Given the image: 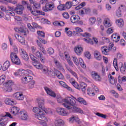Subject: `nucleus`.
Segmentation results:
<instances>
[{
  "instance_id": "obj_1",
  "label": "nucleus",
  "mask_w": 126,
  "mask_h": 126,
  "mask_svg": "<svg viewBox=\"0 0 126 126\" xmlns=\"http://www.w3.org/2000/svg\"><path fill=\"white\" fill-rule=\"evenodd\" d=\"M75 100L79 102L80 104H83V105H85L86 106L88 105L86 100L83 99V98L79 97L76 99L73 96H72V97H69L64 99L58 98V103H63V105L65 108H66V109L67 110H71V107H75V106H76V101Z\"/></svg>"
},
{
  "instance_id": "obj_2",
  "label": "nucleus",
  "mask_w": 126,
  "mask_h": 126,
  "mask_svg": "<svg viewBox=\"0 0 126 126\" xmlns=\"http://www.w3.org/2000/svg\"><path fill=\"white\" fill-rule=\"evenodd\" d=\"M43 71L45 73H48L49 75H52L53 77L56 76L59 79H63L64 78L63 74L57 69H55V71L53 72L52 69H49V68L45 66L43 68Z\"/></svg>"
},
{
  "instance_id": "obj_3",
  "label": "nucleus",
  "mask_w": 126,
  "mask_h": 126,
  "mask_svg": "<svg viewBox=\"0 0 126 126\" xmlns=\"http://www.w3.org/2000/svg\"><path fill=\"white\" fill-rule=\"evenodd\" d=\"M8 11L7 14L11 15L12 16H14L15 15V12L17 14H22L23 13V11L24 10V7L23 5H19L17 6V7L14 8L12 7L8 6Z\"/></svg>"
},
{
  "instance_id": "obj_4",
  "label": "nucleus",
  "mask_w": 126,
  "mask_h": 126,
  "mask_svg": "<svg viewBox=\"0 0 126 126\" xmlns=\"http://www.w3.org/2000/svg\"><path fill=\"white\" fill-rule=\"evenodd\" d=\"M14 52H11L10 54V59L12 63H15V64H17L19 65L20 64V60L17 56V54H18V49H17V47H14Z\"/></svg>"
},
{
  "instance_id": "obj_5",
  "label": "nucleus",
  "mask_w": 126,
  "mask_h": 126,
  "mask_svg": "<svg viewBox=\"0 0 126 126\" xmlns=\"http://www.w3.org/2000/svg\"><path fill=\"white\" fill-rule=\"evenodd\" d=\"M39 3L42 5H45V6L43 7V10L45 12L52 11L55 8V4H50L48 0H41Z\"/></svg>"
},
{
  "instance_id": "obj_6",
  "label": "nucleus",
  "mask_w": 126,
  "mask_h": 126,
  "mask_svg": "<svg viewBox=\"0 0 126 126\" xmlns=\"http://www.w3.org/2000/svg\"><path fill=\"white\" fill-rule=\"evenodd\" d=\"M13 85V82L11 80L6 81L3 84V87L2 88V91L6 93H8L12 91V88L11 87Z\"/></svg>"
},
{
  "instance_id": "obj_7",
  "label": "nucleus",
  "mask_w": 126,
  "mask_h": 126,
  "mask_svg": "<svg viewBox=\"0 0 126 126\" xmlns=\"http://www.w3.org/2000/svg\"><path fill=\"white\" fill-rule=\"evenodd\" d=\"M29 74H31V73L23 74L21 79L22 83H24V84H27V83H29V82H30V81L33 79V77L30 76Z\"/></svg>"
},
{
  "instance_id": "obj_8",
  "label": "nucleus",
  "mask_w": 126,
  "mask_h": 126,
  "mask_svg": "<svg viewBox=\"0 0 126 126\" xmlns=\"http://www.w3.org/2000/svg\"><path fill=\"white\" fill-rule=\"evenodd\" d=\"M36 119H38L39 121H42L40 123V125L42 126H48V119L45 115L38 114L36 116Z\"/></svg>"
},
{
  "instance_id": "obj_9",
  "label": "nucleus",
  "mask_w": 126,
  "mask_h": 126,
  "mask_svg": "<svg viewBox=\"0 0 126 126\" xmlns=\"http://www.w3.org/2000/svg\"><path fill=\"white\" fill-rule=\"evenodd\" d=\"M56 112L60 116H63V117H68L69 116V113L63 108L57 107L56 108Z\"/></svg>"
},
{
  "instance_id": "obj_10",
  "label": "nucleus",
  "mask_w": 126,
  "mask_h": 126,
  "mask_svg": "<svg viewBox=\"0 0 126 126\" xmlns=\"http://www.w3.org/2000/svg\"><path fill=\"white\" fill-rule=\"evenodd\" d=\"M27 73H32V71L30 70H25L22 69H19L16 72H14V75L15 76H22L23 74H26Z\"/></svg>"
},
{
  "instance_id": "obj_11",
  "label": "nucleus",
  "mask_w": 126,
  "mask_h": 126,
  "mask_svg": "<svg viewBox=\"0 0 126 126\" xmlns=\"http://www.w3.org/2000/svg\"><path fill=\"white\" fill-rule=\"evenodd\" d=\"M91 75L95 81H101V80H102L101 76H100V75H99L96 71H94L91 72Z\"/></svg>"
},
{
  "instance_id": "obj_12",
  "label": "nucleus",
  "mask_w": 126,
  "mask_h": 126,
  "mask_svg": "<svg viewBox=\"0 0 126 126\" xmlns=\"http://www.w3.org/2000/svg\"><path fill=\"white\" fill-rule=\"evenodd\" d=\"M13 97L19 101H22L24 99V96L21 92H16L13 94Z\"/></svg>"
},
{
  "instance_id": "obj_13",
  "label": "nucleus",
  "mask_w": 126,
  "mask_h": 126,
  "mask_svg": "<svg viewBox=\"0 0 126 126\" xmlns=\"http://www.w3.org/2000/svg\"><path fill=\"white\" fill-rule=\"evenodd\" d=\"M75 122L77 123V124H81V122L79 120V118L77 116L72 115L69 119V123L70 124H73Z\"/></svg>"
},
{
  "instance_id": "obj_14",
  "label": "nucleus",
  "mask_w": 126,
  "mask_h": 126,
  "mask_svg": "<svg viewBox=\"0 0 126 126\" xmlns=\"http://www.w3.org/2000/svg\"><path fill=\"white\" fill-rule=\"evenodd\" d=\"M5 117H8L9 118H10V119H12V116H11L10 113L7 112L6 113V115H0V122H1L2 121L3 122H7L8 119Z\"/></svg>"
},
{
  "instance_id": "obj_15",
  "label": "nucleus",
  "mask_w": 126,
  "mask_h": 126,
  "mask_svg": "<svg viewBox=\"0 0 126 126\" xmlns=\"http://www.w3.org/2000/svg\"><path fill=\"white\" fill-rule=\"evenodd\" d=\"M33 112L35 113V114H37L35 116V118H37V116H38V115H43V116H45L44 111L40 108H39L38 107H33Z\"/></svg>"
},
{
  "instance_id": "obj_16",
  "label": "nucleus",
  "mask_w": 126,
  "mask_h": 126,
  "mask_svg": "<svg viewBox=\"0 0 126 126\" xmlns=\"http://www.w3.org/2000/svg\"><path fill=\"white\" fill-rule=\"evenodd\" d=\"M126 11L125 8L123 6H121L116 11V15L118 17H122L124 14V12Z\"/></svg>"
},
{
  "instance_id": "obj_17",
  "label": "nucleus",
  "mask_w": 126,
  "mask_h": 126,
  "mask_svg": "<svg viewBox=\"0 0 126 126\" xmlns=\"http://www.w3.org/2000/svg\"><path fill=\"white\" fill-rule=\"evenodd\" d=\"M44 89L48 95H49V96H51L52 97H56V93H55V92H54L52 89L47 87H44Z\"/></svg>"
},
{
  "instance_id": "obj_18",
  "label": "nucleus",
  "mask_w": 126,
  "mask_h": 126,
  "mask_svg": "<svg viewBox=\"0 0 126 126\" xmlns=\"http://www.w3.org/2000/svg\"><path fill=\"white\" fill-rule=\"evenodd\" d=\"M21 119L23 121H26L28 119V114L25 111H21L19 113Z\"/></svg>"
},
{
  "instance_id": "obj_19",
  "label": "nucleus",
  "mask_w": 126,
  "mask_h": 126,
  "mask_svg": "<svg viewBox=\"0 0 126 126\" xmlns=\"http://www.w3.org/2000/svg\"><path fill=\"white\" fill-rule=\"evenodd\" d=\"M21 57L25 60V61H28L29 59V57L28 56V54H27V53L24 49H21Z\"/></svg>"
},
{
  "instance_id": "obj_20",
  "label": "nucleus",
  "mask_w": 126,
  "mask_h": 126,
  "mask_svg": "<svg viewBox=\"0 0 126 126\" xmlns=\"http://www.w3.org/2000/svg\"><path fill=\"white\" fill-rule=\"evenodd\" d=\"M86 84H85L84 82H82L78 85V88H76V89H78L80 90V91H82L83 93H85V91H86Z\"/></svg>"
},
{
  "instance_id": "obj_21",
  "label": "nucleus",
  "mask_w": 126,
  "mask_h": 126,
  "mask_svg": "<svg viewBox=\"0 0 126 126\" xmlns=\"http://www.w3.org/2000/svg\"><path fill=\"white\" fill-rule=\"evenodd\" d=\"M103 25L106 28H109V27H111L112 26V23L109 18L104 19L103 21Z\"/></svg>"
},
{
  "instance_id": "obj_22",
  "label": "nucleus",
  "mask_w": 126,
  "mask_h": 126,
  "mask_svg": "<svg viewBox=\"0 0 126 126\" xmlns=\"http://www.w3.org/2000/svg\"><path fill=\"white\" fill-rule=\"evenodd\" d=\"M111 39L115 43H118L120 41V39H121V36L117 33H113L111 35Z\"/></svg>"
},
{
  "instance_id": "obj_23",
  "label": "nucleus",
  "mask_w": 126,
  "mask_h": 126,
  "mask_svg": "<svg viewBox=\"0 0 126 126\" xmlns=\"http://www.w3.org/2000/svg\"><path fill=\"white\" fill-rule=\"evenodd\" d=\"M59 84L60 85H61V86H62V87H63V88H65L67 89V90H68V91L72 92V89H71L70 87L68 86V85H67L65 82L61 81H59Z\"/></svg>"
},
{
  "instance_id": "obj_24",
  "label": "nucleus",
  "mask_w": 126,
  "mask_h": 126,
  "mask_svg": "<svg viewBox=\"0 0 126 126\" xmlns=\"http://www.w3.org/2000/svg\"><path fill=\"white\" fill-rule=\"evenodd\" d=\"M120 64H121V66L120 67V72L123 74H126V63H120Z\"/></svg>"
},
{
  "instance_id": "obj_25",
  "label": "nucleus",
  "mask_w": 126,
  "mask_h": 126,
  "mask_svg": "<svg viewBox=\"0 0 126 126\" xmlns=\"http://www.w3.org/2000/svg\"><path fill=\"white\" fill-rule=\"evenodd\" d=\"M80 20V17L78 15H73L71 16L70 20L72 23H76V22H78Z\"/></svg>"
},
{
  "instance_id": "obj_26",
  "label": "nucleus",
  "mask_w": 126,
  "mask_h": 126,
  "mask_svg": "<svg viewBox=\"0 0 126 126\" xmlns=\"http://www.w3.org/2000/svg\"><path fill=\"white\" fill-rule=\"evenodd\" d=\"M15 37L16 39L18 40V42L21 43L22 45H24V44H25V40L24 39V38H23L22 36L16 34H15Z\"/></svg>"
},
{
  "instance_id": "obj_27",
  "label": "nucleus",
  "mask_w": 126,
  "mask_h": 126,
  "mask_svg": "<svg viewBox=\"0 0 126 126\" xmlns=\"http://www.w3.org/2000/svg\"><path fill=\"white\" fill-rule=\"evenodd\" d=\"M20 110V109L19 108L14 106L11 108L10 113H11L14 116H15L16 115H17L18 113H19Z\"/></svg>"
},
{
  "instance_id": "obj_28",
  "label": "nucleus",
  "mask_w": 126,
  "mask_h": 126,
  "mask_svg": "<svg viewBox=\"0 0 126 126\" xmlns=\"http://www.w3.org/2000/svg\"><path fill=\"white\" fill-rule=\"evenodd\" d=\"M41 109L42 110V111L44 112L45 114L49 115L53 114V113L54 112V110L51 108L45 107V106L43 107Z\"/></svg>"
},
{
  "instance_id": "obj_29",
  "label": "nucleus",
  "mask_w": 126,
  "mask_h": 126,
  "mask_svg": "<svg viewBox=\"0 0 126 126\" xmlns=\"http://www.w3.org/2000/svg\"><path fill=\"white\" fill-rule=\"evenodd\" d=\"M10 66V62L9 61H6L3 64V66L2 67V70L3 71H5L8 69V68Z\"/></svg>"
},
{
  "instance_id": "obj_30",
  "label": "nucleus",
  "mask_w": 126,
  "mask_h": 126,
  "mask_svg": "<svg viewBox=\"0 0 126 126\" xmlns=\"http://www.w3.org/2000/svg\"><path fill=\"white\" fill-rule=\"evenodd\" d=\"M74 52L78 56H80L83 52V48L81 47H76L74 48Z\"/></svg>"
},
{
  "instance_id": "obj_31",
  "label": "nucleus",
  "mask_w": 126,
  "mask_h": 126,
  "mask_svg": "<svg viewBox=\"0 0 126 126\" xmlns=\"http://www.w3.org/2000/svg\"><path fill=\"white\" fill-rule=\"evenodd\" d=\"M65 58L68 64L70 65V66L73 67V66H74V64H73V63L72 62V61H71V58H70V56L69 55L65 54Z\"/></svg>"
},
{
  "instance_id": "obj_32",
  "label": "nucleus",
  "mask_w": 126,
  "mask_h": 126,
  "mask_svg": "<svg viewBox=\"0 0 126 126\" xmlns=\"http://www.w3.org/2000/svg\"><path fill=\"white\" fill-rule=\"evenodd\" d=\"M101 51L103 55H109V52L111 51V48H109V47L107 46H103L101 47Z\"/></svg>"
},
{
  "instance_id": "obj_33",
  "label": "nucleus",
  "mask_w": 126,
  "mask_h": 126,
  "mask_svg": "<svg viewBox=\"0 0 126 126\" xmlns=\"http://www.w3.org/2000/svg\"><path fill=\"white\" fill-rule=\"evenodd\" d=\"M116 25L118 27H120V28H122L124 26V20L123 19H117L115 21Z\"/></svg>"
},
{
  "instance_id": "obj_34",
  "label": "nucleus",
  "mask_w": 126,
  "mask_h": 126,
  "mask_svg": "<svg viewBox=\"0 0 126 126\" xmlns=\"http://www.w3.org/2000/svg\"><path fill=\"white\" fill-rule=\"evenodd\" d=\"M37 103L38 104V107L40 109L44 107V98H38L37 99Z\"/></svg>"
},
{
  "instance_id": "obj_35",
  "label": "nucleus",
  "mask_w": 126,
  "mask_h": 126,
  "mask_svg": "<svg viewBox=\"0 0 126 126\" xmlns=\"http://www.w3.org/2000/svg\"><path fill=\"white\" fill-rule=\"evenodd\" d=\"M64 125V122L62 119H58L55 121V126H63Z\"/></svg>"
},
{
  "instance_id": "obj_36",
  "label": "nucleus",
  "mask_w": 126,
  "mask_h": 126,
  "mask_svg": "<svg viewBox=\"0 0 126 126\" xmlns=\"http://www.w3.org/2000/svg\"><path fill=\"white\" fill-rule=\"evenodd\" d=\"M94 59L97 61H101V60H102V56H101V54L98 51H94Z\"/></svg>"
},
{
  "instance_id": "obj_37",
  "label": "nucleus",
  "mask_w": 126,
  "mask_h": 126,
  "mask_svg": "<svg viewBox=\"0 0 126 126\" xmlns=\"http://www.w3.org/2000/svg\"><path fill=\"white\" fill-rule=\"evenodd\" d=\"M73 113H79V114H83V110H82L81 109L76 107L75 106H71V108Z\"/></svg>"
},
{
  "instance_id": "obj_38",
  "label": "nucleus",
  "mask_w": 126,
  "mask_h": 126,
  "mask_svg": "<svg viewBox=\"0 0 126 126\" xmlns=\"http://www.w3.org/2000/svg\"><path fill=\"white\" fill-rule=\"evenodd\" d=\"M69 81L71 85H73L75 88H78V83L75 81V80L73 78L69 79Z\"/></svg>"
},
{
  "instance_id": "obj_39",
  "label": "nucleus",
  "mask_w": 126,
  "mask_h": 126,
  "mask_svg": "<svg viewBox=\"0 0 126 126\" xmlns=\"http://www.w3.org/2000/svg\"><path fill=\"white\" fill-rule=\"evenodd\" d=\"M5 103L6 105H9V106H13L15 105V102L13 100H11V99L6 98L5 99Z\"/></svg>"
},
{
  "instance_id": "obj_40",
  "label": "nucleus",
  "mask_w": 126,
  "mask_h": 126,
  "mask_svg": "<svg viewBox=\"0 0 126 126\" xmlns=\"http://www.w3.org/2000/svg\"><path fill=\"white\" fill-rule=\"evenodd\" d=\"M36 43L37 44V46L39 47V50L43 53V54L46 53V51H45V48H44V46H43V45H42V43L40 42V41L39 40H36Z\"/></svg>"
},
{
  "instance_id": "obj_41",
  "label": "nucleus",
  "mask_w": 126,
  "mask_h": 126,
  "mask_svg": "<svg viewBox=\"0 0 126 126\" xmlns=\"http://www.w3.org/2000/svg\"><path fill=\"white\" fill-rule=\"evenodd\" d=\"M33 66H35L37 69H42L43 68V65L40 63H39L38 61H36L35 63H32Z\"/></svg>"
},
{
  "instance_id": "obj_42",
  "label": "nucleus",
  "mask_w": 126,
  "mask_h": 126,
  "mask_svg": "<svg viewBox=\"0 0 126 126\" xmlns=\"http://www.w3.org/2000/svg\"><path fill=\"white\" fill-rule=\"evenodd\" d=\"M67 70H68L71 73V74L75 77V78H76V79L78 80V76L77 75V74L74 72V71L72 70L69 67H67Z\"/></svg>"
},
{
  "instance_id": "obj_43",
  "label": "nucleus",
  "mask_w": 126,
  "mask_h": 126,
  "mask_svg": "<svg viewBox=\"0 0 126 126\" xmlns=\"http://www.w3.org/2000/svg\"><path fill=\"white\" fill-rule=\"evenodd\" d=\"M0 2H2V3H12L13 4L17 3L16 1H13L12 0H0Z\"/></svg>"
},
{
  "instance_id": "obj_44",
  "label": "nucleus",
  "mask_w": 126,
  "mask_h": 126,
  "mask_svg": "<svg viewBox=\"0 0 126 126\" xmlns=\"http://www.w3.org/2000/svg\"><path fill=\"white\" fill-rule=\"evenodd\" d=\"M108 78L111 84L114 85L115 83H117V80L115 79V78H114V77H113L112 75H109Z\"/></svg>"
},
{
  "instance_id": "obj_45",
  "label": "nucleus",
  "mask_w": 126,
  "mask_h": 126,
  "mask_svg": "<svg viewBox=\"0 0 126 126\" xmlns=\"http://www.w3.org/2000/svg\"><path fill=\"white\" fill-rule=\"evenodd\" d=\"M71 58L74 63H75L77 66H78V65H79V62L78 61L77 57L74 55H73L71 56Z\"/></svg>"
},
{
  "instance_id": "obj_46",
  "label": "nucleus",
  "mask_w": 126,
  "mask_h": 126,
  "mask_svg": "<svg viewBox=\"0 0 126 126\" xmlns=\"http://www.w3.org/2000/svg\"><path fill=\"white\" fill-rule=\"evenodd\" d=\"M126 82V77L123 76L122 78L121 77V76H118V82L120 83V84H123L124 82Z\"/></svg>"
},
{
  "instance_id": "obj_47",
  "label": "nucleus",
  "mask_w": 126,
  "mask_h": 126,
  "mask_svg": "<svg viewBox=\"0 0 126 126\" xmlns=\"http://www.w3.org/2000/svg\"><path fill=\"white\" fill-rule=\"evenodd\" d=\"M18 31L21 33H23V35H27V33H28V30L27 29H25V30L23 29V28H20L18 29Z\"/></svg>"
},
{
  "instance_id": "obj_48",
  "label": "nucleus",
  "mask_w": 126,
  "mask_h": 126,
  "mask_svg": "<svg viewBox=\"0 0 126 126\" xmlns=\"http://www.w3.org/2000/svg\"><path fill=\"white\" fill-rule=\"evenodd\" d=\"M87 94L88 95H89V96H95V93H94V92H93V90H92V89L91 88H88L87 90Z\"/></svg>"
},
{
  "instance_id": "obj_49",
  "label": "nucleus",
  "mask_w": 126,
  "mask_h": 126,
  "mask_svg": "<svg viewBox=\"0 0 126 126\" xmlns=\"http://www.w3.org/2000/svg\"><path fill=\"white\" fill-rule=\"evenodd\" d=\"M89 22L91 25H94L96 23V18L95 17H92L89 18Z\"/></svg>"
},
{
  "instance_id": "obj_50",
  "label": "nucleus",
  "mask_w": 126,
  "mask_h": 126,
  "mask_svg": "<svg viewBox=\"0 0 126 126\" xmlns=\"http://www.w3.org/2000/svg\"><path fill=\"white\" fill-rule=\"evenodd\" d=\"M113 65L117 71H119V66H118V59L115 58L113 60Z\"/></svg>"
},
{
  "instance_id": "obj_51",
  "label": "nucleus",
  "mask_w": 126,
  "mask_h": 126,
  "mask_svg": "<svg viewBox=\"0 0 126 126\" xmlns=\"http://www.w3.org/2000/svg\"><path fill=\"white\" fill-rule=\"evenodd\" d=\"M90 11V9L89 8H84L82 10H80V13L81 14H85L88 13Z\"/></svg>"
},
{
  "instance_id": "obj_52",
  "label": "nucleus",
  "mask_w": 126,
  "mask_h": 126,
  "mask_svg": "<svg viewBox=\"0 0 126 126\" xmlns=\"http://www.w3.org/2000/svg\"><path fill=\"white\" fill-rule=\"evenodd\" d=\"M57 9L60 11L65 10V6H64V4H60L57 6Z\"/></svg>"
},
{
  "instance_id": "obj_53",
  "label": "nucleus",
  "mask_w": 126,
  "mask_h": 126,
  "mask_svg": "<svg viewBox=\"0 0 126 126\" xmlns=\"http://www.w3.org/2000/svg\"><path fill=\"white\" fill-rule=\"evenodd\" d=\"M83 40L88 44L93 45V41H92V39H90L89 37L84 38Z\"/></svg>"
},
{
  "instance_id": "obj_54",
  "label": "nucleus",
  "mask_w": 126,
  "mask_h": 126,
  "mask_svg": "<svg viewBox=\"0 0 126 126\" xmlns=\"http://www.w3.org/2000/svg\"><path fill=\"white\" fill-rule=\"evenodd\" d=\"M79 62L81 66L83 68H86V65L85 64V63H84V62H83V60H82V58H79Z\"/></svg>"
},
{
  "instance_id": "obj_55",
  "label": "nucleus",
  "mask_w": 126,
  "mask_h": 126,
  "mask_svg": "<svg viewBox=\"0 0 126 126\" xmlns=\"http://www.w3.org/2000/svg\"><path fill=\"white\" fill-rule=\"evenodd\" d=\"M35 81H32L28 85L29 89H33L34 86H35Z\"/></svg>"
},
{
  "instance_id": "obj_56",
  "label": "nucleus",
  "mask_w": 126,
  "mask_h": 126,
  "mask_svg": "<svg viewBox=\"0 0 126 126\" xmlns=\"http://www.w3.org/2000/svg\"><path fill=\"white\" fill-rule=\"evenodd\" d=\"M34 55L36 57V58H38V59L41 58H42V57H43V54H42V52H41V51L39 50L36 51Z\"/></svg>"
},
{
  "instance_id": "obj_57",
  "label": "nucleus",
  "mask_w": 126,
  "mask_h": 126,
  "mask_svg": "<svg viewBox=\"0 0 126 126\" xmlns=\"http://www.w3.org/2000/svg\"><path fill=\"white\" fill-rule=\"evenodd\" d=\"M84 6H85V2H83L82 3L80 4L78 6L75 7V10H78L80 8H82Z\"/></svg>"
},
{
  "instance_id": "obj_58",
  "label": "nucleus",
  "mask_w": 126,
  "mask_h": 126,
  "mask_svg": "<svg viewBox=\"0 0 126 126\" xmlns=\"http://www.w3.org/2000/svg\"><path fill=\"white\" fill-rule=\"evenodd\" d=\"M80 2V0H73L71 2V3L73 6H75V5H77V4H79Z\"/></svg>"
},
{
  "instance_id": "obj_59",
  "label": "nucleus",
  "mask_w": 126,
  "mask_h": 126,
  "mask_svg": "<svg viewBox=\"0 0 126 126\" xmlns=\"http://www.w3.org/2000/svg\"><path fill=\"white\" fill-rule=\"evenodd\" d=\"M5 80V76L4 75H2L0 77V85H1Z\"/></svg>"
},
{
  "instance_id": "obj_60",
  "label": "nucleus",
  "mask_w": 126,
  "mask_h": 126,
  "mask_svg": "<svg viewBox=\"0 0 126 126\" xmlns=\"http://www.w3.org/2000/svg\"><path fill=\"white\" fill-rule=\"evenodd\" d=\"M71 5H72L71 2H67L64 4L65 9H69L70 7H71Z\"/></svg>"
},
{
  "instance_id": "obj_61",
  "label": "nucleus",
  "mask_w": 126,
  "mask_h": 126,
  "mask_svg": "<svg viewBox=\"0 0 126 126\" xmlns=\"http://www.w3.org/2000/svg\"><path fill=\"white\" fill-rule=\"evenodd\" d=\"M27 27L32 32H35V28H33L30 24L29 23L27 24Z\"/></svg>"
},
{
  "instance_id": "obj_62",
  "label": "nucleus",
  "mask_w": 126,
  "mask_h": 126,
  "mask_svg": "<svg viewBox=\"0 0 126 126\" xmlns=\"http://www.w3.org/2000/svg\"><path fill=\"white\" fill-rule=\"evenodd\" d=\"M62 15L63 18H65V19H68V18H69V14H68V13L66 12L63 13Z\"/></svg>"
},
{
  "instance_id": "obj_63",
  "label": "nucleus",
  "mask_w": 126,
  "mask_h": 126,
  "mask_svg": "<svg viewBox=\"0 0 126 126\" xmlns=\"http://www.w3.org/2000/svg\"><path fill=\"white\" fill-rule=\"evenodd\" d=\"M30 57L31 58V60L32 61V63H36V62H37L35 56H34V55H32L31 53H30Z\"/></svg>"
},
{
  "instance_id": "obj_64",
  "label": "nucleus",
  "mask_w": 126,
  "mask_h": 126,
  "mask_svg": "<svg viewBox=\"0 0 126 126\" xmlns=\"http://www.w3.org/2000/svg\"><path fill=\"white\" fill-rule=\"evenodd\" d=\"M47 52L49 55H53V54L55 53V50H54V49H53V48L50 47L48 48Z\"/></svg>"
}]
</instances>
